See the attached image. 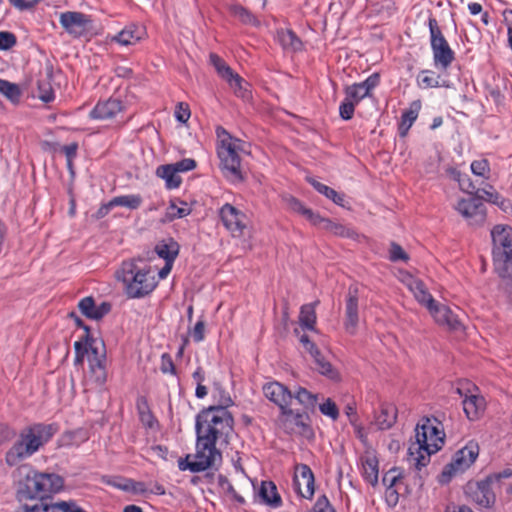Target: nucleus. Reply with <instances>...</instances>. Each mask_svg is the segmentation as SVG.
<instances>
[{
    "instance_id": "13",
    "label": "nucleus",
    "mask_w": 512,
    "mask_h": 512,
    "mask_svg": "<svg viewBox=\"0 0 512 512\" xmlns=\"http://www.w3.org/2000/svg\"><path fill=\"white\" fill-rule=\"evenodd\" d=\"M454 208L470 225L479 226L485 222L486 210L480 197L462 198L458 200Z\"/></svg>"
},
{
    "instance_id": "61",
    "label": "nucleus",
    "mask_w": 512,
    "mask_h": 512,
    "mask_svg": "<svg viewBox=\"0 0 512 512\" xmlns=\"http://www.w3.org/2000/svg\"><path fill=\"white\" fill-rule=\"evenodd\" d=\"M485 194L487 195L488 201L498 204L504 210H506V208L510 205L508 201L500 199V196L497 193L485 192Z\"/></svg>"
},
{
    "instance_id": "3",
    "label": "nucleus",
    "mask_w": 512,
    "mask_h": 512,
    "mask_svg": "<svg viewBox=\"0 0 512 512\" xmlns=\"http://www.w3.org/2000/svg\"><path fill=\"white\" fill-rule=\"evenodd\" d=\"M53 425L36 423L23 428L5 454V462L13 467L37 453L55 434Z\"/></svg>"
},
{
    "instance_id": "34",
    "label": "nucleus",
    "mask_w": 512,
    "mask_h": 512,
    "mask_svg": "<svg viewBox=\"0 0 512 512\" xmlns=\"http://www.w3.org/2000/svg\"><path fill=\"white\" fill-rule=\"evenodd\" d=\"M417 82L420 88H434V87H448L445 81H440V76L436 75L433 71L423 70L417 77Z\"/></svg>"
},
{
    "instance_id": "37",
    "label": "nucleus",
    "mask_w": 512,
    "mask_h": 512,
    "mask_svg": "<svg viewBox=\"0 0 512 512\" xmlns=\"http://www.w3.org/2000/svg\"><path fill=\"white\" fill-rule=\"evenodd\" d=\"M0 94L13 103H17L21 97L19 86L4 79H0Z\"/></svg>"
},
{
    "instance_id": "21",
    "label": "nucleus",
    "mask_w": 512,
    "mask_h": 512,
    "mask_svg": "<svg viewBox=\"0 0 512 512\" xmlns=\"http://www.w3.org/2000/svg\"><path fill=\"white\" fill-rule=\"evenodd\" d=\"M397 408L390 403H383L380 410L374 416V424L380 430L390 429L396 422Z\"/></svg>"
},
{
    "instance_id": "15",
    "label": "nucleus",
    "mask_w": 512,
    "mask_h": 512,
    "mask_svg": "<svg viewBox=\"0 0 512 512\" xmlns=\"http://www.w3.org/2000/svg\"><path fill=\"white\" fill-rule=\"evenodd\" d=\"M221 220L228 231L235 237H240L244 234L247 228V216L231 204H225L220 209Z\"/></svg>"
},
{
    "instance_id": "14",
    "label": "nucleus",
    "mask_w": 512,
    "mask_h": 512,
    "mask_svg": "<svg viewBox=\"0 0 512 512\" xmlns=\"http://www.w3.org/2000/svg\"><path fill=\"white\" fill-rule=\"evenodd\" d=\"M491 484L492 479L490 478L470 482L466 486V494L479 508H491L496 501V496L491 488Z\"/></svg>"
},
{
    "instance_id": "48",
    "label": "nucleus",
    "mask_w": 512,
    "mask_h": 512,
    "mask_svg": "<svg viewBox=\"0 0 512 512\" xmlns=\"http://www.w3.org/2000/svg\"><path fill=\"white\" fill-rule=\"evenodd\" d=\"M471 171L476 176L486 178L489 174V164L486 159L475 160L471 163Z\"/></svg>"
},
{
    "instance_id": "43",
    "label": "nucleus",
    "mask_w": 512,
    "mask_h": 512,
    "mask_svg": "<svg viewBox=\"0 0 512 512\" xmlns=\"http://www.w3.org/2000/svg\"><path fill=\"white\" fill-rule=\"evenodd\" d=\"M366 2L367 7L370 8L371 12L376 14H390L394 5L392 0H366Z\"/></svg>"
},
{
    "instance_id": "38",
    "label": "nucleus",
    "mask_w": 512,
    "mask_h": 512,
    "mask_svg": "<svg viewBox=\"0 0 512 512\" xmlns=\"http://www.w3.org/2000/svg\"><path fill=\"white\" fill-rule=\"evenodd\" d=\"M137 409L139 412L141 422L145 426L152 428L154 426V424L156 423V420L149 409L148 402H147L146 398L139 397L137 399Z\"/></svg>"
},
{
    "instance_id": "55",
    "label": "nucleus",
    "mask_w": 512,
    "mask_h": 512,
    "mask_svg": "<svg viewBox=\"0 0 512 512\" xmlns=\"http://www.w3.org/2000/svg\"><path fill=\"white\" fill-rule=\"evenodd\" d=\"M190 333L195 342L203 341L205 337V322L203 320L197 321Z\"/></svg>"
},
{
    "instance_id": "7",
    "label": "nucleus",
    "mask_w": 512,
    "mask_h": 512,
    "mask_svg": "<svg viewBox=\"0 0 512 512\" xmlns=\"http://www.w3.org/2000/svg\"><path fill=\"white\" fill-rule=\"evenodd\" d=\"M494 267L501 277L512 274V228L496 225L491 231Z\"/></svg>"
},
{
    "instance_id": "25",
    "label": "nucleus",
    "mask_w": 512,
    "mask_h": 512,
    "mask_svg": "<svg viewBox=\"0 0 512 512\" xmlns=\"http://www.w3.org/2000/svg\"><path fill=\"white\" fill-rule=\"evenodd\" d=\"M142 36L143 31L141 28L137 27L136 25H129L120 31L117 35H115L112 40L121 45L128 46L139 42Z\"/></svg>"
},
{
    "instance_id": "63",
    "label": "nucleus",
    "mask_w": 512,
    "mask_h": 512,
    "mask_svg": "<svg viewBox=\"0 0 512 512\" xmlns=\"http://www.w3.org/2000/svg\"><path fill=\"white\" fill-rule=\"evenodd\" d=\"M220 483L222 485V487L224 489L227 490L228 493H230L238 502H244V499L243 497L237 495L234 487L232 486V484L227 480V479H224V478H220Z\"/></svg>"
},
{
    "instance_id": "27",
    "label": "nucleus",
    "mask_w": 512,
    "mask_h": 512,
    "mask_svg": "<svg viewBox=\"0 0 512 512\" xmlns=\"http://www.w3.org/2000/svg\"><path fill=\"white\" fill-rule=\"evenodd\" d=\"M156 175L165 181V185L168 189H176L182 182V178L171 164L160 165L156 169Z\"/></svg>"
},
{
    "instance_id": "39",
    "label": "nucleus",
    "mask_w": 512,
    "mask_h": 512,
    "mask_svg": "<svg viewBox=\"0 0 512 512\" xmlns=\"http://www.w3.org/2000/svg\"><path fill=\"white\" fill-rule=\"evenodd\" d=\"M231 13L233 16L238 18L243 24L258 26L260 22L258 19L246 8L240 5H233L231 7Z\"/></svg>"
},
{
    "instance_id": "35",
    "label": "nucleus",
    "mask_w": 512,
    "mask_h": 512,
    "mask_svg": "<svg viewBox=\"0 0 512 512\" xmlns=\"http://www.w3.org/2000/svg\"><path fill=\"white\" fill-rule=\"evenodd\" d=\"M141 203L142 198L140 195L130 194L114 197L109 201V206H113V208L117 206H122L134 210L137 209L141 205Z\"/></svg>"
},
{
    "instance_id": "9",
    "label": "nucleus",
    "mask_w": 512,
    "mask_h": 512,
    "mask_svg": "<svg viewBox=\"0 0 512 512\" xmlns=\"http://www.w3.org/2000/svg\"><path fill=\"white\" fill-rule=\"evenodd\" d=\"M263 393L267 399L275 403L282 411L280 419L283 427L286 430H293L292 424L303 426V415L294 413L289 408L293 399L292 392L279 382H270L263 386Z\"/></svg>"
},
{
    "instance_id": "53",
    "label": "nucleus",
    "mask_w": 512,
    "mask_h": 512,
    "mask_svg": "<svg viewBox=\"0 0 512 512\" xmlns=\"http://www.w3.org/2000/svg\"><path fill=\"white\" fill-rule=\"evenodd\" d=\"M190 109L188 104L180 102L176 106L175 117L181 123H186L190 118Z\"/></svg>"
},
{
    "instance_id": "60",
    "label": "nucleus",
    "mask_w": 512,
    "mask_h": 512,
    "mask_svg": "<svg viewBox=\"0 0 512 512\" xmlns=\"http://www.w3.org/2000/svg\"><path fill=\"white\" fill-rule=\"evenodd\" d=\"M379 83V75L372 74L365 81L360 82V84L364 87L365 90L370 94L371 90H373Z\"/></svg>"
},
{
    "instance_id": "4",
    "label": "nucleus",
    "mask_w": 512,
    "mask_h": 512,
    "mask_svg": "<svg viewBox=\"0 0 512 512\" xmlns=\"http://www.w3.org/2000/svg\"><path fill=\"white\" fill-rule=\"evenodd\" d=\"M403 282L414 294L416 300L428 309L438 325L452 331H458L462 328L458 315L449 306L435 301L421 280L412 275H406Z\"/></svg>"
},
{
    "instance_id": "5",
    "label": "nucleus",
    "mask_w": 512,
    "mask_h": 512,
    "mask_svg": "<svg viewBox=\"0 0 512 512\" xmlns=\"http://www.w3.org/2000/svg\"><path fill=\"white\" fill-rule=\"evenodd\" d=\"M233 431V417L224 407H210L196 420V434L218 444H227Z\"/></svg>"
},
{
    "instance_id": "19",
    "label": "nucleus",
    "mask_w": 512,
    "mask_h": 512,
    "mask_svg": "<svg viewBox=\"0 0 512 512\" xmlns=\"http://www.w3.org/2000/svg\"><path fill=\"white\" fill-rule=\"evenodd\" d=\"M123 109L120 100L110 98L105 101H100L90 112V117L98 120H107L115 117Z\"/></svg>"
},
{
    "instance_id": "57",
    "label": "nucleus",
    "mask_w": 512,
    "mask_h": 512,
    "mask_svg": "<svg viewBox=\"0 0 512 512\" xmlns=\"http://www.w3.org/2000/svg\"><path fill=\"white\" fill-rule=\"evenodd\" d=\"M313 510L314 512H335L326 496L317 499Z\"/></svg>"
},
{
    "instance_id": "45",
    "label": "nucleus",
    "mask_w": 512,
    "mask_h": 512,
    "mask_svg": "<svg viewBox=\"0 0 512 512\" xmlns=\"http://www.w3.org/2000/svg\"><path fill=\"white\" fill-rule=\"evenodd\" d=\"M382 482L386 488H396L402 482V474L396 469H390L383 476Z\"/></svg>"
},
{
    "instance_id": "49",
    "label": "nucleus",
    "mask_w": 512,
    "mask_h": 512,
    "mask_svg": "<svg viewBox=\"0 0 512 512\" xmlns=\"http://www.w3.org/2000/svg\"><path fill=\"white\" fill-rule=\"evenodd\" d=\"M319 193L325 195L328 199L332 200L335 204L344 206V195L338 193L334 189L323 184L322 186H320Z\"/></svg>"
},
{
    "instance_id": "42",
    "label": "nucleus",
    "mask_w": 512,
    "mask_h": 512,
    "mask_svg": "<svg viewBox=\"0 0 512 512\" xmlns=\"http://www.w3.org/2000/svg\"><path fill=\"white\" fill-rule=\"evenodd\" d=\"M314 360H315V364H316V369L322 375H325L326 377L333 379V380L338 378L337 371L332 367V365L328 361H326L324 359V357L321 354H320V356L315 357Z\"/></svg>"
},
{
    "instance_id": "10",
    "label": "nucleus",
    "mask_w": 512,
    "mask_h": 512,
    "mask_svg": "<svg viewBox=\"0 0 512 512\" xmlns=\"http://www.w3.org/2000/svg\"><path fill=\"white\" fill-rule=\"evenodd\" d=\"M74 347L77 354L76 362L81 363L84 353H86L92 377L97 384L102 385L107 377L105 368L106 352L103 341L96 338H88L83 351L80 342H75Z\"/></svg>"
},
{
    "instance_id": "46",
    "label": "nucleus",
    "mask_w": 512,
    "mask_h": 512,
    "mask_svg": "<svg viewBox=\"0 0 512 512\" xmlns=\"http://www.w3.org/2000/svg\"><path fill=\"white\" fill-rule=\"evenodd\" d=\"M190 212H191V209L189 207H187L186 204H183L182 207H178L175 203H171L167 209V218L169 220H173L176 218H183V217L189 215Z\"/></svg>"
},
{
    "instance_id": "24",
    "label": "nucleus",
    "mask_w": 512,
    "mask_h": 512,
    "mask_svg": "<svg viewBox=\"0 0 512 512\" xmlns=\"http://www.w3.org/2000/svg\"><path fill=\"white\" fill-rule=\"evenodd\" d=\"M485 406V399L479 395H470L463 400L464 412L471 420L477 419L484 411Z\"/></svg>"
},
{
    "instance_id": "16",
    "label": "nucleus",
    "mask_w": 512,
    "mask_h": 512,
    "mask_svg": "<svg viewBox=\"0 0 512 512\" xmlns=\"http://www.w3.org/2000/svg\"><path fill=\"white\" fill-rule=\"evenodd\" d=\"M358 323V287L356 285H352L349 287L346 297L344 321L345 331L350 335H354L357 331Z\"/></svg>"
},
{
    "instance_id": "26",
    "label": "nucleus",
    "mask_w": 512,
    "mask_h": 512,
    "mask_svg": "<svg viewBox=\"0 0 512 512\" xmlns=\"http://www.w3.org/2000/svg\"><path fill=\"white\" fill-rule=\"evenodd\" d=\"M258 495L262 502L269 506L279 507L281 505V497L277 492L276 485L271 481L261 483Z\"/></svg>"
},
{
    "instance_id": "23",
    "label": "nucleus",
    "mask_w": 512,
    "mask_h": 512,
    "mask_svg": "<svg viewBox=\"0 0 512 512\" xmlns=\"http://www.w3.org/2000/svg\"><path fill=\"white\" fill-rule=\"evenodd\" d=\"M362 475L364 479L373 487L378 484V459L372 452H367V454L362 458Z\"/></svg>"
},
{
    "instance_id": "47",
    "label": "nucleus",
    "mask_w": 512,
    "mask_h": 512,
    "mask_svg": "<svg viewBox=\"0 0 512 512\" xmlns=\"http://www.w3.org/2000/svg\"><path fill=\"white\" fill-rule=\"evenodd\" d=\"M38 91H39L38 97L42 101L48 103L54 99V93H53V90L51 88L49 81H47V80L39 81L38 82Z\"/></svg>"
},
{
    "instance_id": "44",
    "label": "nucleus",
    "mask_w": 512,
    "mask_h": 512,
    "mask_svg": "<svg viewBox=\"0 0 512 512\" xmlns=\"http://www.w3.org/2000/svg\"><path fill=\"white\" fill-rule=\"evenodd\" d=\"M345 95L348 100L359 103L363 98L368 96L369 93L360 83H356L345 89Z\"/></svg>"
},
{
    "instance_id": "62",
    "label": "nucleus",
    "mask_w": 512,
    "mask_h": 512,
    "mask_svg": "<svg viewBox=\"0 0 512 512\" xmlns=\"http://www.w3.org/2000/svg\"><path fill=\"white\" fill-rule=\"evenodd\" d=\"M14 436V431L7 424L0 423V444Z\"/></svg>"
},
{
    "instance_id": "2",
    "label": "nucleus",
    "mask_w": 512,
    "mask_h": 512,
    "mask_svg": "<svg viewBox=\"0 0 512 512\" xmlns=\"http://www.w3.org/2000/svg\"><path fill=\"white\" fill-rule=\"evenodd\" d=\"M444 432L439 429L436 420L423 418L415 428V441L408 449V461L417 470H421L430 462V456L444 445Z\"/></svg>"
},
{
    "instance_id": "59",
    "label": "nucleus",
    "mask_w": 512,
    "mask_h": 512,
    "mask_svg": "<svg viewBox=\"0 0 512 512\" xmlns=\"http://www.w3.org/2000/svg\"><path fill=\"white\" fill-rule=\"evenodd\" d=\"M385 499L389 506H395L399 500L397 488H386Z\"/></svg>"
},
{
    "instance_id": "17",
    "label": "nucleus",
    "mask_w": 512,
    "mask_h": 512,
    "mask_svg": "<svg viewBox=\"0 0 512 512\" xmlns=\"http://www.w3.org/2000/svg\"><path fill=\"white\" fill-rule=\"evenodd\" d=\"M59 21L65 30L74 35H83L90 27V19L80 12H64L60 14Z\"/></svg>"
},
{
    "instance_id": "11",
    "label": "nucleus",
    "mask_w": 512,
    "mask_h": 512,
    "mask_svg": "<svg viewBox=\"0 0 512 512\" xmlns=\"http://www.w3.org/2000/svg\"><path fill=\"white\" fill-rule=\"evenodd\" d=\"M478 455V444L474 441H469L463 448L455 452L451 462L444 467L440 481L447 483L453 476L463 473L475 462Z\"/></svg>"
},
{
    "instance_id": "31",
    "label": "nucleus",
    "mask_w": 512,
    "mask_h": 512,
    "mask_svg": "<svg viewBox=\"0 0 512 512\" xmlns=\"http://www.w3.org/2000/svg\"><path fill=\"white\" fill-rule=\"evenodd\" d=\"M319 303L316 301L311 304H305L300 309L299 323L300 325L309 330H314L316 324L315 307Z\"/></svg>"
},
{
    "instance_id": "52",
    "label": "nucleus",
    "mask_w": 512,
    "mask_h": 512,
    "mask_svg": "<svg viewBox=\"0 0 512 512\" xmlns=\"http://www.w3.org/2000/svg\"><path fill=\"white\" fill-rule=\"evenodd\" d=\"M389 259L391 261H406L408 260V255L407 253L402 249V247L400 245H398L397 243H391L390 245V249H389Z\"/></svg>"
},
{
    "instance_id": "6",
    "label": "nucleus",
    "mask_w": 512,
    "mask_h": 512,
    "mask_svg": "<svg viewBox=\"0 0 512 512\" xmlns=\"http://www.w3.org/2000/svg\"><path fill=\"white\" fill-rule=\"evenodd\" d=\"M217 136L218 156L224 176L231 182H241L243 174L239 152L243 150L242 142L223 128L217 129Z\"/></svg>"
},
{
    "instance_id": "54",
    "label": "nucleus",
    "mask_w": 512,
    "mask_h": 512,
    "mask_svg": "<svg viewBox=\"0 0 512 512\" xmlns=\"http://www.w3.org/2000/svg\"><path fill=\"white\" fill-rule=\"evenodd\" d=\"M171 166H174V169L179 174L181 172H187V171L193 170L196 167V162H195V160H193L191 158H185L176 163H172Z\"/></svg>"
},
{
    "instance_id": "64",
    "label": "nucleus",
    "mask_w": 512,
    "mask_h": 512,
    "mask_svg": "<svg viewBox=\"0 0 512 512\" xmlns=\"http://www.w3.org/2000/svg\"><path fill=\"white\" fill-rule=\"evenodd\" d=\"M78 145L71 143L63 147V151L67 157L68 164L71 165L72 159L76 156Z\"/></svg>"
},
{
    "instance_id": "1",
    "label": "nucleus",
    "mask_w": 512,
    "mask_h": 512,
    "mask_svg": "<svg viewBox=\"0 0 512 512\" xmlns=\"http://www.w3.org/2000/svg\"><path fill=\"white\" fill-rule=\"evenodd\" d=\"M128 298L139 299L149 295L157 286V280L150 265L141 258L122 262L115 272Z\"/></svg>"
},
{
    "instance_id": "29",
    "label": "nucleus",
    "mask_w": 512,
    "mask_h": 512,
    "mask_svg": "<svg viewBox=\"0 0 512 512\" xmlns=\"http://www.w3.org/2000/svg\"><path fill=\"white\" fill-rule=\"evenodd\" d=\"M317 225L321 226L323 229H325L337 236H343V237H349V238H353L356 236V232L353 231L350 227H347L341 223L333 222L329 219H324L322 217H320V219H318Z\"/></svg>"
},
{
    "instance_id": "18",
    "label": "nucleus",
    "mask_w": 512,
    "mask_h": 512,
    "mask_svg": "<svg viewBox=\"0 0 512 512\" xmlns=\"http://www.w3.org/2000/svg\"><path fill=\"white\" fill-rule=\"evenodd\" d=\"M294 485L297 492L304 498H311L314 494V476L307 465H299L294 476Z\"/></svg>"
},
{
    "instance_id": "20",
    "label": "nucleus",
    "mask_w": 512,
    "mask_h": 512,
    "mask_svg": "<svg viewBox=\"0 0 512 512\" xmlns=\"http://www.w3.org/2000/svg\"><path fill=\"white\" fill-rule=\"evenodd\" d=\"M78 307L83 315L93 320L101 319L111 310L109 303L102 302L100 305H96L92 297L83 298L79 302Z\"/></svg>"
},
{
    "instance_id": "30",
    "label": "nucleus",
    "mask_w": 512,
    "mask_h": 512,
    "mask_svg": "<svg viewBox=\"0 0 512 512\" xmlns=\"http://www.w3.org/2000/svg\"><path fill=\"white\" fill-rule=\"evenodd\" d=\"M158 256L163 258L167 264L173 263L179 253V245L172 239L159 243L155 248Z\"/></svg>"
},
{
    "instance_id": "56",
    "label": "nucleus",
    "mask_w": 512,
    "mask_h": 512,
    "mask_svg": "<svg viewBox=\"0 0 512 512\" xmlns=\"http://www.w3.org/2000/svg\"><path fill=\"white\" fill-rule=\"evenodd\" d=\"M16 43V38L12 33L0 32V50L11 48Z\"/></svg>"
},
{
    "instance_id": "41",
    "label": "nucleus",
    "mask_w": 512,
    "mask_h": 512,
    "mask_svg": "<svg viewBox=\"0 0 512 512\" xmlns=\"http://www.w3.org/2000/svg\"><path fill=\"white\" fill-rule=\"evenodd\" d=\"M450 175L454 180L458 182L459 187L462 191L470 194V196H473L472 194L476 191V186L472 183V181L469 179L467 175H462L459 171L455 169L450 170Z\"/></svg>"
},
{
    "instance_id": "58",
    "label": "nucleus",
    "mask_w": 512,
    "mask_h": 512,
    "mask_svg": "<svg viewBox=\"0 0 512 512\" xmlns=\"http://www.w3.org/2000/svg\"><path fill=\"white\" fill-rule=\"evenodd\" d=\"M117 487H119L120 489L125 490V491H128V490H133V491H137V492L145 491L143 483H141V482L135 483L131 480L125 481L124 484H118Z\"/></svg>"
},
{
    "instance_id": "51",
    "label": "nucleus",
    "mask_w": 512,
    "mask_h": 512,
    "mask_svg": "<svg viewBox=\"0 0 512 512\" xmlns=\"http://www.w3.org/2000/svg\"><path fill=\"white\" fill-rule=\"evenodd\" d=\"M357 103L348 100V98L345 97V100L341 103L339 107V113L342 119L349 120L353 117L355 105Z\"/></svg>"
},
{
    "instance_id": "8",
    "label": "nucleus",
    "mask_w": 512,
    "mask_h": 512,
    "mask_svg": "<svg viewBox=\"0 0 512 512\" xmlns=\"http://www.w3.org/2000/svg\"><path fill=\"white\" fill-rule=\"evenodd\" d=\"M218 443L197 435L196 452L193 455H187L184 460L179 462L181 470H190L192 472H201L214 467L221 462L222 455L216 447Z\"/></svg>"
},
{
    "instance_id": "36",
    "label": "nucleus",
    "mask_w": 512,
    "mask_h": 512,
    "mask_svg": "<svg viewBox=\"0 0 512 512\" xmlns=\"http://www.w3.org/2000/svg\"><path fill=\"white\" fill-rule=\"evenodd\" d=\"M292 396L306 409L314 408L317 402V395L312 394L303 387H297L294 392H292Z\"/></svg>"
},
{
    "instance_id": "12",
    "label": "nucleus",
    "mask_w": 512,
    "mask_h": 512,
    "mask_svg": "<svg viewBox=\"0 0 512 512\" xmlns=\"http://www.w3.org/2000/svg\"><path fill=\"white\" fill-rule=\"evenodd\" d=\"M428 26L434 65L446 70L454 61V52L443 36L435 18H429Z\"/></svg>"
},
{
    "instance_id": "32",
    "label": "nucleus",
    "mask_w": 512,
    "mask_h": 512,
    "mask_svg": "<svg viewBox=\"0 0 512 512\" xmlns=\"http://www.w3.org/2000/svg\"><path fill=\"white\" fill-rule=\"evenodd\" d=\"M278 40L282 47L290 51H298L302 48L301 40L291 30H280Z\"/></svg>"
},
{
    "instance_id": "33",
    "label": "nucleus",
    "mask_w": 512,
    "mask_h": 512,
    "mask_svg": "<svg viewBox=\"0 0 512 512\" xmlns=\"http://www.w3.org/2000/svg\"><path fill=\"white\" fill-rule=\"evenodd\" d=\"M225 81L237 97L245 100L250 97V92L247 88L248 84L239 74L234 72L232 77H228Z\"/></svg>"
},
{
    "instance_id": "28",
    "label": "nucleus",
    "mask_w": 512,
    "mask_h": 512,
    "mask_svg": "<svg viewBox=\"0 0 512 512\" xmlns=\"http://www.w3.org/2000/svg\"><path fill=\"white\" fill-rule=\"evenodd\" d=\"M286 204L288 208L295 213H298L304 216L307 220H309L313 225L318 224V219L320 216L315 214L311 209L305 207L298 199L288 196L285 198Z\"/></svg>"
},
{
    "instance_id": "50",
    "label": "nucleus",
    "mask_w": 512,
    "mask_h": 512,
    "mask_svg": "<svg viewBox=\"0 0 512 512\" xmlns=\"http://www.w3.org/2000/svg\"><path fill=\"white\" fill-rule=\"evenodd\" d=\"M319 409L323 415L328 416L333 420H336L339 416L338 408L331 399H327L325 402H323L319 406Z\"/></svg>"
},
{
    "instance_id": "22",
    "label": "nucleus",
    "mask_w": 512,
    "mask_h": 512,
    "mask_svg": "<svg viewBox=\"0 0 512 512\" xmlns=\"http://www.w3.org/2000/svg\"><path fill=\"white\" fill-rule=\"evenodd\" d=\"M421 106V101L415 100L410 104L409 108L402 113L401 121L398 126L399 135L401 137H405L407 135L409 129L419 115Z\"/></svg>"
},
{
    "instance_id": "40",
    "label": "nucleus",
    "mask_w": 512,
    "mask_h": 512,
    "mask_svg": "<svg viewBox=\"0 0 512 512\" xmlns=\"http://www.w3.org/2000/svg\"><path fill=\"white\" fill-rule=\"evenodd\" d=\"M210 63L216 69L218 75L226 80L228 77H232L234 71L221 59L217 54L211 53L209 56Z\"/></svg>"
}]
</instances>
